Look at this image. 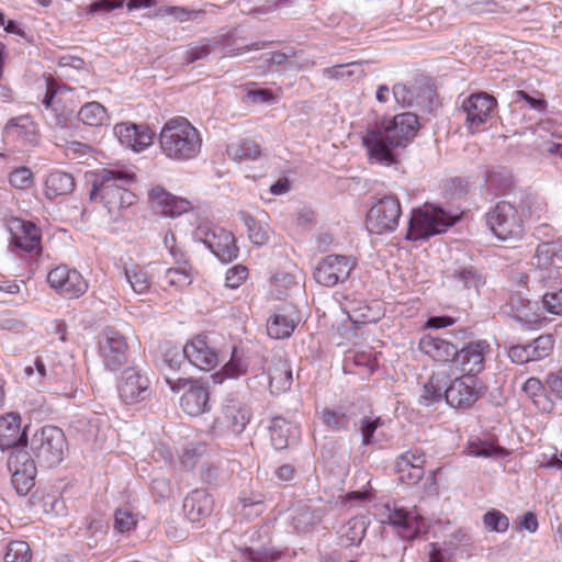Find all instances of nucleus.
<instances>
[{
	"instance_id": "1",
	"label": "nucleus",
	"mask_w": 562,
	"mask_h": 562,
	"mask_svg": "<svg viewBox=\"0 0 562 562\" xmlns=\"http://www.w3.org/2000/svg\"><path fill=\"white\" fill-rule=\"evenodd\" d=\"M418 130V117L406 112L395 115L391 121L367 132L363 144L369 157L379 164L391 166L395 162L394 149L406 146Z\"/></svg>"
},
{
	"instance_id": "2",
	"label": "nucleus",
	"mask_w": 562,
	"mask_h": 562,
	"mask_svg": "<svg viewBox=\"0 0 562 562\" xmlns=\"http://www.w3.org/2000/svg\"><path fill=\"white\" fill-rule=\"evenodd\" d=\"M480 396L481 387L475 376L463 374L451 381L448 370L440 368L434 371L425 383L422 398L426 404H430L445 397L451 407L465 409L471 407Z\"/></svg>"
},
{
	"instance_id": "3",
	"label": "nucleus",
	"mask_w": 562,
	"mask_h": 562,
	"mask_svg": "<svg viewBox=\"0 0 562 562\" xmlns=\"http://www.w3.org/2000/svg\"><path fill=\"white\" fill-rule=\"evenodd\" d=\"M532 265L526 285L536 297L562 288V245L559 241L540 244Z\"/></svg>"
},
{
	"instance_id": "4",
	"label": "nucleus",
	"mask_w": 562,
	"mask_h": 562,
	"mask_svg": "<svg viewBox=\"0 0 562 562\" xmlns=\"http://www.w3.org/2000/svg\"><path fill=\"white\" fill-rule=\"evenodd\" d=\"M135 175L125 169L104 168L94 175L90 200L103 203L110 214L136 202V195L127 189Z\"/></svg>"
},
{
	"instance_id": "5",
	"label": "nucleus",
	"mask_w": 562,
	"mask_h": 562,
	"mask_svg": "<svg viewBox=\"0 0 562 562\" xmlns=\"http://www.w3.org/2000/svg\"><path fill=\"white\" fill-rule=\"evenodd\" d=\"M159 145L167 158L188 161L200 154L202 138L186 117L177 116L165 123L159 134Z\"/></svg>"
},
{
	"instance_id": "6",
	"label": "nucleus",
	"mask_w": 562,
	"mask_h": 562,
	"mask_svg": "<svg viewBox=\"0 0 562 562\" xmlns=\"http://www.w3.org/2000/svg\"><path fill=\"white\" fill-rule=\"evenodd\" d=\"M68 450L66 436L56 426H44L31 439L34 461L44 468L58 465Z\"/></svg>"
},
{
	"instance_id": "7",
	"label": "nucleus",
	"mask_w": 562,
	"mask_h": 562,
	"mask_svg": "<svg viewBox=\"0 0 562 562\" xmlns=\"http://www.w3.org/2000/svg\"><path fill=\"white\" fill-rule=\"evenodd\" d=\"M457 217L450 215L439 206L425 205L423 209H415L408 221L406 238L418 240L446 232L456 223Z\"/></svg>"
},
{
	"instance_id": "8",
	"label": "nucleus",
	"mask_w": 562,
	"mask_h": 562,
	"mask_svg": "<svg viewBox=\"0 0 562 562\" xmlns=\"http://www.w3.org/2000/svg\"><path fill=\"white\" fill-rule=\"evenodd\" d=\"M486 223L494 235L503 240L518 239L524 234V224L517 209L507 201H499L486 213Z\"/></svg>"
},
{
	"instance_id": "9",
	"label": "nucleus",
	"mask_w": 562,
	"mask_h": 562,
	"mask_svg": "<svg viewBox=\"0 0 562 562\" xmlns=\"http://www.w3.org/2000/svg\"><path fill=\"white\" fill-rule=\"evenodd\" d=\"M402 215L401 203L394 195H385L379 199L367 214L366 225L372 234L391 233L398 226Z\"/></svg>"
},
{
	"instance_id": "10",
	"label": "nucleus",
	"mask_w": 562,
	"mask_h": 562,
	"mask_svg": "<svg viewBox=\"0 0 562 562\" xmlns=\"http://www.w3.org/2000/svg\"><path fill=\"white\" fill-rule=\"evenodd\" d=\"M382 522L396 528L401 538L412 540L418 537L423 519L415 508H406L398 503L386 504L381 513Z\"/></svg>"
},
{
	"instance_id": "11",
	"label": "nucleus",
	"mask_w": 562,
	"mask_h": 562,
	"mask_svg": "<svg viewBox=\"0 0 562 562\" xmlns=\"http://www.w3.org/2000/svg\"><path fill=\"white\" fill-rule=\"evenodd\" d=\"M194 236L201 240L221 261L231 262L237 258L238 248L232 233L222 227L200 225Z\"/></svg>"
},
{
	"instance_id": "12",
	"label": "nucleus",
	"mask_w": 562,
	"mask_h": 562,
	"mask_svg": "<svg viewBox=\"0 0 562 562\" xmlns=\"http://www.w3.org/2000/svg\"><path fill=\"white\" fill-rule=\"evenodd\" d=\"M166 382L175 392L189 385L180 400V406L184 413L190 416H199L209 411L210 394L207 389L199 381H190L182 378L173 379L167 375Z\"/></svg>"
},
{
	"instance_id": "13",
	"label": "nucleus",
	"mask_w": 562,
	"mask_h": 562,
	"mask_svg": "<svg viewBox=\"0 0 562 562\" xmlns=\"http://www.w3.org/2000/svg\"><path fill=\"white\" fill-rule=\"evenodd\" d=\"M356 261L344 255H328L323 258L314 270V279L324 286H335L349 279Z\"/></svg>"
},
{
	"instance_id": "14",
	"label": "nucleus",
	"mask_w": 562,
	"mask_h": 562,
	"mask_svg": "<svg viewBox=\"0 0 562 562\" xmlns=\"http://www.w3.org/2000/svg\"><path fill=\"white\" fill-rule=\"evenodd\" d=\"M12 485L20 495H26L34 486L36 475L35 461L25 449L12 450L8 457Z\"/></svg>"
},
{
	"instance_id": "15",
	"label": "nucleus",
	"mask_w": 562,
	"mask_h": 562,
	"mask_svg": "<svg viewBox=\"0 0 562 562\" xmlns=\"http://www.w3.org/2000/svg\"><path fill=\"white\" fill-rule=\"evenodd\" d=\"M497 105L496 99L486 92H474L464 99L461 109L467 114L465 126L477 132L491 117Z\"/></svg>"
},
{
	"instance_id": "16",
	"label": "nucleus",
	"mask_w": 562,
	"mask_h": 562,
	"mask_svg": "<svg viewBox=\"0 0 562 562\" xmlns=\"http://www.w3.org/2000/svg\"><path fill=\"white\" fill-rule=\"evenodd\" d=\"M47 282L59 294L69 299L81 296L88 289V283L82 276L65 265L50 270L47 274Z\"/></svg>"
},
{
	"instance_id": "17",
	"label": "nucleus",
	"mask_w": 562,
	"mask_h": 562,
	"mask_svg": "<svg viewBox=\"0 0 562 562\" xmlns=\"http://www.w3.org/2000/svg\"><path fill=\"white\" fill-rule=\"evenodd\" d=\"M392 95L396 103L406 108H428L434 90L424 80H415L414 83H395Z\"/></svg>"
},
{
	"instance_id": "18",
	"label": "nucleus",
	"mask_w": 562,
	"mask_h": 562,
	"mask_svg": "<svg viewBox=\"0 0 562 562\" xmlns=\"http://www.w3.org/2000/svg\"><path fill=\"white\" fill-rule=\"evenodd\" d=\"M117 391L125 404H135L149 396V380L135 368H128L122 373Z\"/></svg>"
},
{
	"instance_id": "19",
	"label": "nucleus",
	"mask_w": 562,
	"mask_h": 562,
	"mask_svg": "<svg viewBox=\"0 0 562 562\" xmlns=\"http://www.w3.org/2000/svg\"><path fill=\"white\" fill-rule=\"evenodd\" d=\"M250 414L246 405L235 398H226L215 425L234 435H239L249 423Z\"/></svg>"
},
{
	"instance_id": "20",
	"label": "nucleus",
	"mask_w": 562,
	"mask_h": 562,
	"mask_svg": "<svg viewBox=\"0 0 562 562\" xmlns=\"http://www.w3.org/2000/svg\"><path fill=\"white\" fill-rule=\"evenodd\" d=\"M288 512L290 525L299 533L312 531L323 518L322 508L313 505L310 499L293 503Z\"/></svg>"
},
{
	"instance_id": "21",
	"label": "nucleus",
	"mask_w": 562,
	"mask_h": 562,
	"mask_svg": "<svg viewBox=\"0 0 562 562\" xmlns=\"http://www.w3.org/2000/svg\"><path fill=\"white\" fill-rule=\"evenodd\" d=\"M488 349L486 341L470 342L461 349L457 348L453 363L463 372L475 376L484 369L485 353Z\"/></svg>"
},
{
	"instance_id": "22",
	"label": "nucleus",
	"mask_w": 562,
	"mask_h": 562,
	"mask_svg": "<svg viewBox=\"0 0 562 562\" xmlns=\"http://www.w3.org/2000/svg\"><path fill=\"white\" fill-rule=\"evenodd\" d=\"M127 344L125 338L114 329H105L100 340V352L104 364L110 370H117L126 361Z\"/></svg>"
},
{
	"instance_id": "23",
	"label": "nucleus",
	"mask_w": 562,
	"mask_h": 562,
	"mask_svg": "<svg viewBox=\"0 0 562 562\" xmlns=\"http://www.w3.org/2000/svg\"><path fill=\"white\" fill-rule=\"evenodd\" d=\"M187 360L200 370L210 371L218 363L217 352L210 347L207 337L198 335L184 345Z\"/></svg>"
},
{
	"instance_id": "24",
	"label": "nucleus",
	"mask_w": 562,
	"mask_h": 562,
	"mask_svg": "<svg viewBox=\"0 0 562 562\" xmlns=\"http://www.w3.org/2000/svg\"><path fill=\"white\" fill-rule=\"evenodd\" d=\"M113 131L119 142L134 151H142L153 143L154 134L143 125L119 123Z\"/></svg>"
},
{
	"instance_id": "25",
	"label": "nucleus",
	"mask_w": 562,
	"mask_h": 562,
	"mask_svg": "<svg viewBox=\"0 0 562 562\" xmlns=\"http://www.w3.org/2000/svg\"><path fill=\"white\" fill-rule=\"evenodd\" d=\"M26 434L21 430V417L10 413L0 419V449H24Z\"/></svg>"
},
{
	"instance_id": "26",
	"label": "nucleus",
	"mask_w": 562,
	"mask_h": 562,
	"mask_svg": "<svg viewBox=\"0 0 562 562\" xmlns=\"http://www.w3.org/2000/svg\"><path fill=\"white\" fill-rule=\"evenodd\" d=\"M149 198L155 207L164 215L176 217L187 213L191 209L188 200L177 198L167 192L162 187H154L149 192Z\"/></svg>"
},
{
	"instance_id": "27",
	"label": "nucleus",
	"mask_w": 562,
	"mask_h": 562,
	"mask_svg": "<svg viewBox=\"0 0 562 562\" xmlns=\"http://www.w3.org/2000/svg\"><path fill=\"white\" fill-rule=\"evenodd\" d=\"M214 508L213 497L204 490L192 491L183 502V510L188 519L199 522L209 517Z\"/></svg>"
},
{
	"instance_id": "28",
	"label": "nucleus",
	"mask_w": 562,
	"mask_h": 562,
	"mask_svg": "<svg viewBox=\"0 0 562 562\" xmlns=\"http://www.w3.org/2000/svg\"><path fill=\"white\" fill-rule=\"evenodd\" d=\"M419 349L434 360L441 362H453L457 355V346L454 344L431 335H425L420 338Z\"/></svg>"
},
{
	"instance_id": "29",
	"label": "nucleus",
	"mask_w": 562,
	"mask_h": 562,
	"mask_svg": "<svg viewBox=\"0 0 562 562\" xmlns=\"http://www.w3.org/2000/svg\"><path fill=\"white\" fill-rule=\"evenodd\" d=\"M297 324L296 311L293 307L279 310L267 324L268 335L274 339L291 336Z\"/></svg>"
},
{
	"instance_id": "30",
	"label": "nucleus",
	"mask_w": 562,
	"mask_h": 562,
	"mask_svg": "<svg viewBox=\"0 0 562 562\" xmlns=\"http://www.w3.org/2000/svg\"><path fill=\"white\" fill-rule=\"evenodd\" d=\"M340 306L356 328H359L361 325L375 323L379 319V315L373 313L372 308L363 300L344 296V301H340Z\"/></svg>"
},
{
	"instance_id": "31",
	"label": "nucleus",
	"mask_w": 562,
	"mask_h": 562,
	"mask_svg": "<svg viewBox=\"0 0 562 562\" xmlns=\"http://www.w3.org/2000/svg\"><path fill=\"white\" fill-rule=\"evenodd\" d=\"M514 317L528 326L542 323L543 318L540 313L536 312L538 302L524 299L519 293L512 294L508 301Z\"/></svg>"
},
{
	"instance_id": "32",
	"label": "nucleus",
	"mask_w": 562,
	"mask_h": 562,
	"mask_svg": "<svg viewBox=\"0 0 562 562\" xmlns=\"http://www.w3.org/2000/svg\"><path fill=\"white\" fill-rule=\"evenodd\" d=\"M11 243L25 251H33L40 247V229L30 222L18 221L15 228H11Z\"/></svg>"
},
{
	"instance_id": "33",
	"label": "nucleus",
	"mask_w": 562,
	"mask_h": 562,
	"mask_svg": "<svg viewBox=\"0 0 562 562\" xmlns=\"http://www.w3.org/2000/svg\"><path fill=\"white\" fill-rule=\"evenodd\" d=\"M4 133L7 137L21 140L27 145L33 146L37 143L36 128L29 115L11 119L4 127Z\"/></svg>"
},
{
	"instance_id": "34",
	"label": "nucleus",
	"mask_w": 562,
	"mask_h": 562,
	"mask_svg": "<svg viewBox=\"0 0 562 562\" xmlns=\"http://www.w3.org/2000/svg\"><path fill=\"white\" fill-rule=\"evenodd\" d=\"M271 443L276 449H284L289 446L290 439L299 435V427L283 417H273L269 426Z\"/></svg>"
},
{
	"instance_id": "35",
	"label": "nucleus",
	"mask_w": 562,
	"mask_h": 562,
	"mask_svg": "<svg viewBox=\"0 0 562 562\" xmlns=\"http://www.w3.org/2000/svg\"><path fill=\"white\" fill-rule=\"evenodd\" d=\"M450 281L451 288L456 292L468 291L467 295H470L471 292L477 293L479 286L483 283L481 274L472 266L456 269L451 274Z\"/></svg>"
},
{
	"instance_id": "36",
	"label": "nucleus",
	"mask_w": 562,
	"mask_h": 562,
	"mask_svg": "<svg viewBox=\"0 0 562 562\" xmlns=\"http://www.w3.org/2000/svg\"><path fill=\"white\" fill-rule=\"evenodd\" d=\"M269 387L272 393L288 390L292 383V372L286 360L274 358L268 368Z\"/></svg>"
},
{
	"instance_id": "37",
	"label": "nucleus",
	"mask_w": 562,
	"mask_h": 562,
	"mask_svg": "<svg viewBox=\"0 0 562 562\" xmlns=\"http://www.w3.org/2000/svg\"><path fill=\"white\" fill-rule=\"evenodd\" d=\"M74 189V177L64 171L55 170L45 180V195L49 200L70 194Z\"/></svg>"
},
{
	"instance_id": "38",
	"label": "nucleus",
	"mask_w": 562,
	"mask_h": 562,
	"mask_svg": "<svg viewBox=\"0 0 562 562\" xmlns=\"http://www.w3.org/2000/svg\"><path fill=\"white\" fill-rule=\"evenodd\" d=\"M175 260L178 267L167 269L160 281L164 286H172L177 290H181L190 285L193 279L184 255H181V258Z\"/></svg>"
},
{
	"instance_id": "39",
	"label": "nucleus",
	"mask_w": 562,
	"mask_h": 562,
	"mask_svg": "<svg viewBox=\"0 0 562 562\" xmlns=\"http://www.w3.org/2000/svg\"><path fill=\"white\" fill-rule=\"evenodd\" d=\"M366 530L367 521L364 517H353L340 527L339 543L346 548L359 546L366 535Z\"/></svg>"
},
{
	"instance_id": "40",
	"label": "nucleus",
	"mask_w": 562,
	"mask_h": 562,
	"mask_svg": "<svg viewBox=\"0 0 562 562\" xmlns=\"http://www.w3.org/2000/svg\"><path fill=\"white\" fill-rule=\"evenodd\" d=\"M521 212L529 220L540 221L547 218L548 205L546 200L536 193H525L520 199Z\"/></svg>"
},
{
	"instance_id": "41",
	"label": "nucleus",
	"mask_w": 562,
	"mask_h": 562,
	"mask_svg": "<svg viewBox=\"0 0 562 562\" xmlns=\"http://www.w3.org/2000/svg\"><path fill=\"white\" fill-rule=\"evenodd\" d=\"M124 277L131 289L137 294H144L150 288L151 278L144 267L136 265L125 266Z\"/></svg>"
},
{
	"instance_id": "42",
	"label": "nucleus",
	"mask_w": 562,
	"mask_h": 562,
	"mask_svg": "<svg viewBox=\"0 0 562 562\" xmlns=\"http://www.w3.org/2000/svg\"><path fill=\"white\" fill-rule=\"evenodd\" d=\"M228 157L235 161L252 160L260 156L259 145L251 139H243L227 146Z\"/></svg>"
},
{
	"instance_id": "43",
	"label": "nucleus",
	"mask_w": 562,
	"mask_h": 562,
	"mask_svg": "<svg viewBox=\"0 0 562 562\" xmlns=\"http://www.w3.org/2000/svg\"><path fill=\"white\" fill-rule=\"evenodd\" d=\"M79 120L89 126H101L108 122L106 109L99 102L86 103L78 113Z\"/></svg>"
},
{
	"instance_id": "44",
	"label": "nucleus",
	"mask_w": 562,
	"mask_h": 562,
	"mask_svg": "<svg viewBox=\"0 0 562 562\" xmlns=\"http://www.w3.org/2000/svg\"><path fill=\"white\" fill-rule=\"evenodd\" d=\"M468 454L471 457H480V458H504L508 454L507 450L495 446L491 441L487 440H473L470 441L467 447Z\"/></svg>"
},
{
	"instance_id": "45",
	"label": "nucleus",
	"mask_w": 562,
	"mask_h": 562,
	"mask_svg": "<svg viewBox=\"0 0 562 562\" xmlns=\"http://www.w3.org/2000/svg\"><path fill=\"white\" fill-rule=\"evenodd\" d=\"M546 384L548 394L541 411L551 412L555 405H560L562 408V375L555 373L549 374Z\"/></svg>"
},
{
	"instance_id": "46",
	"label": "nucleus",
	"mask_w": 562,
	"mask_h": 562,
	"mask_svg": "<svg viewBox=\"0 0 562 562\" xmlns=\"http://www.w3.org/2000/svg\"><path fill=\"white\" fill-rule=\"evenodd\" d=\"M239 217L247 227L248 237L252 244L262 246L269 240V232L266 226L260 224L247 212H239Z\"/></svg>"
},
{
	"instance_id": "47",
	"label": "nucleus",
	"mask_w": 562,
	"mask_h": 562,
	"mask_svg": "<svg viewBox=\"0 0 562 562\" xmlns=\"http://www.w3.org/2000/svg\"><path fill=\"white\" fill-rule=\"evenodd\" d=\"M426 462L425 453L419 448H414L402 453L395 461L396 472H405L409 468H424Z\"/></svg>"
},
{
	"instance_id": "48",
	"label": "nucleus",
	"mask_w": 562,
	"mask_h": 562,
	"mask_svg": "<svg viewBox=\"0 0 562 562\" xmlns=\"http://www.w3.org/2000/svg\"><path fill=\"white\" fill-rule=\"evenodd\" d=\"M159 14H168L175 18L179 22H188L200 20L204 16L205 11L202 9H187L183 7H162L159 9Z\"/></svg>"
},
{
	"instance_id": "49",
	"label": "nucleus",
	"mask_w": 562,
	"mask_h": 562,
	"mask_svg": "<svg viewBox=\"0 0 562 562\" xmlns=\"http://www.w3.org/2000/svg\"><path fill=\"white\" fill-rule=\"evenodd\" d=\"M32 553L27 542L25 541H11L7 546V551L3 557L5 562H29Z\"/></svg>"
},
{
	"instance_id": "50",
	"label": "nucleus",
	"mask_w": 562,
	"mask_h": 562,
	"mask_svg": "<svg viewBox=\"0 0 562 562\" xmlns=\"http://www.w3.org/2000/svg\"><path fill=\"white\" fill-rule=\"evenodd\" d=\"M69 90L68 87L58 85L54 79H47L46 93L42 103L46 109L57 110L56 105L60 102L61 94Z\"/></svg>"
},
{
	"instance_id": "51",
	"label": "nucleus",
	"mask_w": 562,
	"mask_h": 562,
	"mask_svg": "<svg viewBox=\"0 0 562 562\" xmlns=\"http://www.w3.org/2000/svg\"><path fill=\"white\" fill-rule=\"evenodd\" d=\"M137 519L128 507L117 508L114 514V527L119 532H130L136 527Z\"/></svg>"
},
{
	"instance_id": "52",
	"label": "nucleus",
	"mask_w": 562,
	"mask_h": 562,
	"mask_svg": "<svg viewBox=\"0 0 562 562\" xmlns=\"http://www.w3.org/2000/svg\"><path fill=\"white\" fill-rule=\"evenodd\" d=\"M223 370L225 375L231 379L245 375L248 371V360L243 356H239L237 350L234 348L232 358L229 362L224 366Z\"/></svg>"
},
{
	"instance_id": "53",
	"label": "nucleus",
	"mask_w": 562,
	"mask_h": 562,
	"mask_svg": "<svg viewBox=\"0 0 562 562\" xmlns=\"http://www.w3.org/2000/svg\"><path fill=\"white\" fill-rule=\"evenodd\" d=\"M528 345L530 350H532V360L538 361L550 355L553 349V338L550 335L540 336Z\"/></svg>"
},
{
	"instance_id": "54",
	"label": "nucleus",
	"mask_w": 562,
	"mask_h": 562,
	"mask_svg": "<svg viewBox=\"0 0 562 562\" xmlns=\"http://www.w3.org/2000/svg\"><path fill=\"white\" fill-rule=\"evenodd\" d=\"M486 528L496 532H505L508 529V518L497 509H491L483 516Z\"/></svg>"
},
{
	"instance_id": "55",
	"label": "nucleus",
	"mask_w": 562,
	"mask_h": 562,
	"mask_svg": "<svg viewBox=\"0 0 562 562\" xmlns=\"http://www.w3.org/2000/svg\"><path fill=\"white\" fill-rule=\"evenodd\" d=\"M359 63L340 64L323 69V76L333 80L349 79L356 75L353 68H359Z\"/></svg>"
},
{
	"instance_id": "56",
	"label": "nucleus",
	"mask_w": 562,
	"mask_h": 562,
	"mask_svg": "<svg viewBox=\"0 0 562 562\" xmlns=\"http://www.w3.org/2000/svg\"><path fill=\"white\" fill-rule=\"evenodd\" d=\"M543 385L541 381L537 378H529L522 385V391L532 398L533 403L542 407L543 403H546L547 394H543Z\"/></svg>"
},
{
	"instance_id": "57",
	"label": "nucleus",
	"mask_w": 562,
	"mask_h": 562,
	"mask_svg": "<svg viewBox=\"0 0 562 562\" xmlns=\"http://www.w3.org/2000/svg\"><path fill=\"white\" fill-rule=\"evenodd\" d=\"M211 53L209 40H202L189 46L183 54V63L191 64L199 59H203Z\"/></svg>"
},
{
	"instance_id": "58",
	"label": "nucleus",
	"mask_w": 562,
	"mask_h": 562,
	"mask_svg": "<svg viewBox=\"0 0 562 562\" xmlns=\"http://www.w3.org/2000/svg\"><path fill=\"white\" fill-rule=\"evenodd\" d=\"M542 305L547 312L555 315H562V286L541 295Z\"/></svg>"
},
{
	"instance_id": "59",
	"label": "nucleus",
	"mask_w": 562,
	"mask_h": 562,
	"mask_svg": "<svg viewBox=\"0 0 562 562\" xmlns=\"http://www.w3.org/2000/svg\"><path fill=\"white\" fill-rule=\"evenodd\" d=\"M9 182L16 189H29L33 184V173L27 167H20L9 176Z\"/></svg>"
},
{
	"instance_id": "60",
	"label": "nucleus",
	"mask_w": 562,
	"mask_h": 562,
	"mask_svg": "<svg viewBox=\"0 0 562 562\" xmlns=\"http://www.w3.org/2000/svg\"><path fill=\"white\" fill-rule=\"evenodd\" d=\"M383 422L380 417L369 418L364 417L360 424V431L362 435V443L366 446L374 443L376 440L374 439V432L378 427L382 426Z\"/></svg>"
},
{
	"instance_id": "61",
	"label": "nucleus",
	"mask_w": 562,
	"mask_h": 562,
	"mask_svg": "<svg viewBox=\"0 0 562 562\" xmlns=\"http://www.w3.org/2000/svg\"><path fill=\"white\" fill-rule=\"evenodd\" d=\"M323 423L333 430L345 429L348 426V418L342 413H337L330 409H324L322 412Z\"/></svg>"
},
{
	"instance_id": "62",
	"label": "nucleus",
	"mask_w": 562,
	"mask_h": 562,
	"mask_svg": "<svg viewBox=\"0 0 562 562\" xmlns=\"http://www.w3.org/2000/svg\"><path fill=\"white\" fill-rule=\"evenodd\" d=\"M238 501L241 505L243 514L247 517L258 516L263 510V502L259 495L254 497L241 496Z\"/></svg>"
},
{
	"instance_id": "63",
	"label": "nucleus",
	"mask_w": 562,
	"mask_h": 562,
	"mask_svg": "<svg viewBox=\"0 0 562 562\" xmlns=\"http://www.w3.org/2000/svg\"><path fill=\"white\" fill-rule=\"evenodd\" d=\"M186 359L184 346L182 349L177 347L169 348L164 353V363L172 371L178 370Z\"/></svg>"
},
{
	"instance_id": "64",
	"label": "nucleus",
	"mask_w": 562,
	"mask_h": 562,
	"mask_svg": "<svg viewBox=\"0 0 562 562\" xmlns=\"http://www.w3.org/2000/svg\"><path fill=\"white\" fill-rule=\"evenodd\" d=\"M248 270L244 266H234L226 272V286L231 289L238 288L240 283L246 280Z\"/></svg>"
}]
</instances>
